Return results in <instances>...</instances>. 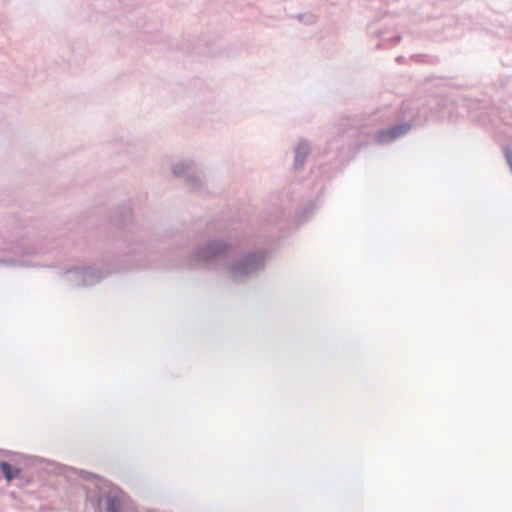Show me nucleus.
Masks as SVG:
<instances>
[{"mask_svg":"<svg viewBox=\"0 0 512 512\" xmlns=\"http://www.w3.org/2000/svg\"><path fill=\"white\" fill-rule=\"evenodd\" d=\"M226 251V246L222 243H211L204 247L199 253L198 258L200 261L208 262L218 256H221Z\"/></svg>","mask_w":512,"mask_h":512,"instance_id":"f257e3e1","label":"nucleus"},{"mask_svg":"<svg viewBox=\"0 0 512 512\" xmlns=\"http://www.w3.org/2000/svg\"><path fill=\"white\" fill-rule=\"evenodd\" d=\"M505 157H506V160L512 170V150L511 149L507 148L505 150Z\"/></svg>","mask_w":512,"mask_h":512,"instance_id":"423d86ee","label":"nucleus"},{"mask_svg":"<svg viewBox=\"0 0 512 512\" xmlns=\"http://www.w3.org/2000/svg\"><path fill=\"white\" fill-rule=\"evenodd\" d=\"M101 512H120L121 501L116 494H107L100 500Z\"/></svg>","mask_w":512,"mask_h":512,"instance_id":"7ed1b4c3","label":"nucleus"},{"mask_svg":"<svg viewBox=\"0 0 512 512\" xmlns=\"http://www.w3.org/2000/svg\"><path fill=\"white\" fill-rule=\"evenodd\" d=\"M408 129V125H400L392 129L381 131L377 134L376 141L381 144L390 142L403 135L406 131H408Z\"/></svg>","mask_w":512,"mask_h":512,"instance_id":"f03ea898","label":"nucleus"},{"mask_svg":"<svg viewBox=\"0 0 512 512\" xmlns=\"http://www.w3.org/2000/svg\"><path fill=\"white\" fill-rule=\"evenodd\" d=\"M253 269H255V267L252 265V262L250 259L245 260L243 263H241L233 268L235 273L239 271L242 274H246Z\"/></svg>","mask_w":512,"mask_h":512,"instance_id":"39448f33","label":"nucleus"},{"mask_svg":"<svg viewBox=\"0 0 512 512\" xmlns=\"http://www.w3.org/2000/svg\"><path fill=\"white\" fill-rule=\"evenodd\" d=\"M1 469H2L4 477L6 478L7 481H11L15 477H17L19 475V473H20L19 469L15 468V467H12L7 462H2L1 463Z\"/></svg>","mask_w":512,"mask_h":512,"instance_id":"20e7f679","label":"nucleus"}]
</instances>
